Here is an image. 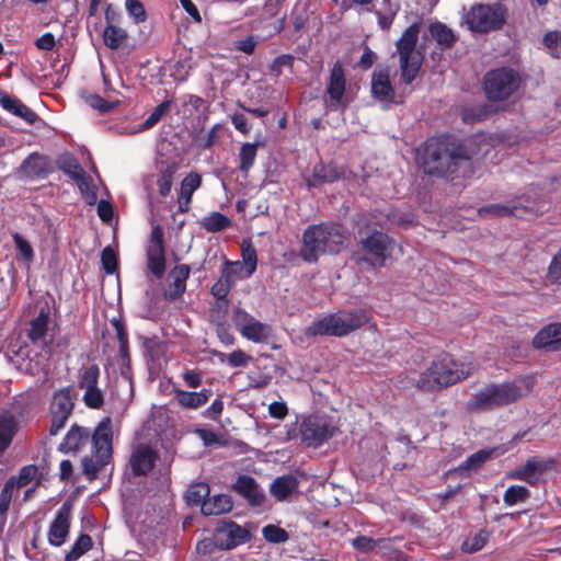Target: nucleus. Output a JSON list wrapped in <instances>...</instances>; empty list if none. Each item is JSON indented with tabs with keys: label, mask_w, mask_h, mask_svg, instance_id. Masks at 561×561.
I'll list each match as a JSON object with an SVG mask.
<instances>
[{
	"label": "nucleus",
	"mask_w": 561,
	"mask_h": 561,
	"mask_svg": "<svg viewBox=\"0 0 561 561\" xmlns=\"http://www.w3.org/2000/svg\"><path fill=\"white\" fill-rule=\"evenodd\" d=\"M480 140L481 137L468 138L462 142L446 136L431 138L417 150L416 159L425 173L454 175L478 154L476 147Z\"/></svg>",
	"instance_id": "f257e3e1"
},
{
	"label": "nucleus",
	"mask_w": 561,
	"mask_h": 561,
	"mask_svg": "<svg viewBox=\"0 0 561 561\" xmlns=\"http://www.w3.org/2000/svg\"><path fill=\"white\" fill-rule=\"evenodd\" d=\"M473 369L471 362L456 360L449 354H444L421 374L416 385L426 391L439 390L466 379Z\"/></svg>",
	"instance_id": "f03ea898"
},
{
	"label": "nucleus",
	"mask_w": 561,
	"mask_h": 561,
	"mask_svg": "<svg viewBox=\"0 0 561 561\" xmlns=\"http://www.w3.org/2000/svg\"><path fill=\"white\" fill-rule=\"evenodd\" d=\"M345 236L340 226L331 224L308 227L302 236L300 256L309 263L318 261L324 253H337L343 248Z\"/></svg>",
	"instance_id": "7ed1b4c3"
},
{
	"label": "nucleus",
	"mask_w": 561,
	"mask_h": 561,
	"mask_svg": "<svg viewBox=\"0 0 561 561\" xmlns=\"http://www.w3.org/2000/svg\"><path fill=\"white\" fill-rule=\"evenodd\" d=\"M369 319V313L364 309L339 310L313 321L306 329V334L345 336L360 329Z\"/></svg>",
	"instance_id": "20e7f679"
},
{
	"label": "nucleus",
	"mask_w": 561,
	"mask_h": 561,
	"mask_svg": "<svg viewBox=\"0 0 561 561\" xmlns=\"http://www.w3.org/2000/svg\"><path fill=\"white\" fill-rule=\"evenodd\" d=\"M91 456L82 459L84 474L93 480L110 463L113 454V428L110 417L103 419L95 427L92 437Z\"/></svg>",
	"instance_id": "39448f33"
},
{
	"label": "nucleus",
	"mask_w": 561,
	"mask_h": 561,
	"mask_svg": "<svg viewBox=\"0 0 561 561\" xmlns=\"http://www.w3.org/2000/svg\"><path fill=\"white\" fill-rule=\"evenodd\" d=\"M420 33V24H411L396 43L399 55L401 79L405 84L412 83L416 78L421 65L422 56L415 50Z\"/></svg>",
	"instance_id": "423d86ee"
},
{
	"label": "nucleus",
	"mask_w": 561,
	"mask_h": 561,
	"mask_svg": "<svg viewBox=\"0 0 561 561\" xmlns=\"http://www.w3.org/2000/svg\"><path fill=\"white\" fill-rule=\"evenodd\" d=\"M462 22L476 34H485L502 27L505 10L501 4L476 3L463 15Z\"/></svg>",
	"instance_id": "0eeeda50"
},
{
	"label": "nucleus",
	"mask_w": 561,
	"mask_h": 561,
	"mask_svg": "<svg viewBox=\"0 0 561 561\" xmlns=\"http://www.w3.org/2000/svg\"><path fill=\"white\" fill-rule=\"evenodd\" d=\"M520 83L518 71L507 67L497 68L485 75L484 91L490 100H505L519 89Z\"/></svg>",
	"instance_id": "6e6552de"
},
{
	"label": "nucleus",
	"mask_w": 561,
	"mask_h": 561,
	"mask_svg": "<svg viewBox=\"0 0 561 561\" xmlns=\"http://www.w3.org/2000/svg\"><path fill=\"white\" fill-rule=\"evenodd\" d=\"M545 203L537 196H519L515 201L506 204H492L479 209V215L482 217H524L526 215H534L542 211Z\"/></svg>",
	"instance_id": "1a4fd4ad"
},
{
	"label": "nucleus",
	"mask_w": 561,
	"mask_h": 561,
	"mask_svg": "<svg viewBox=\"0 0 561 561\" xmlns=\"http://www.w3.org/2000/svg\"><path fill=\"white\" fill-rule=\"evenodd\" d=\"M336 427L330 420L324 416L309 415L304 419L300 425V434L302 442L309 446L317 448L331 438Z\"/></svg>",
	"instance_id": "9d476101"
},
{
	"label": "nucleus",
	"mask_w": 561,
	"mask_h": 561,
	"mask_svg": "<svg viewBox=\"0 0 561 561\" xmlns=\"http://www.w3.org/2000/svg\"><path fill=\"white\" fill-rule=\"evenodd\" d=\"M556 469L557 461L554 459L531 457L523 466L507 472L506 477L536 485L543 474Z\"/></svg>",
	"instance_id": "9b49d317"
},
{
	"label": "nucleus",
	"mask_w": 561,
	"mask_h": 561,
	"mask_svg": "<svg viewBox=\"0 0 561 561\" xmlns=\"http://www.w3.org/2000/svg\"><path fill=\"white\" fill-rule=\"evenodd\" d=\"M99 377L100 369L96 365L81 368L78 376V387L84 391L82 400L91 409H100L104 403V394L98 386Z\"/></svg>",
	"instance_id": "f8f14e48"
},
{
	"label": "nucleus",
	"mask_w": 561,
	"mask_h": 561,
	"mask_svg": "<svg viewBox=\"0 0 561 561\" xmlns=\"http://www.w3.org/2000/svg\"><path fill=\"white\" fill-rule=\"evenodd\" d=\"M234 323L241 335L254 343H265L273 335L271 325L260 322L247 311L237 309L234 311Z\"/></svg>",
	"instance_id": "ddd939ff"
},
{
	"label": "nucleus",
	"mask_w": 561,
	"mask_h": 561,
	"mask_svg": "<svg viewBox=\"0 0 561 561\" xmlns=\"http://www.w3.org/2000/svg\"><path fill=\"white\" fill-rule=\"evenodd\" d=\"M489 385L497 409L518 401L530 391V383L526 379Z\"/></svg>",
	"instance_id": "4468645a"
},
{
	"label": "nucleus",
	"mask_w": 561,
	"mask_h": 561,
	"mask_svg": "<svg viewBox=\"0 0 561 561\" xmlns=\"http://www.w3.org/2000/svg\"><path fill=\"white\" fill-rule=\"evenodd\" d=\"M147 266L158 278H161L165 272L163 233L159 227H154L151 231L147 247Z\"/></svg>",
	"instance_id": "2eb2a0df"
},
{
	"label": "nucleus",
	"mask_w": 561,
	"mask_h": 561,
	"mask_svg": "<svg viewBox=\"0 0 561 561\" xmlns=\"http://www.w3.org/2000/svg\"><path fill=\"white\" fill-rule=\"evenodd\" d=\"M362 249L370 254L379 266H383L391 256L393 240L386 233L374 232L360 242Z\"/></svg>",
	"instance_id": "dca6fc26"
},
{
	"label": "nucleus",
	"mask_w": 561,
	"mask_h": 561,
	"mask_svg": "<svg viewBox=\"0 0 561 561\" xmlns=\"http://www.w3.org/2000/svg\"><path fill=\"white\" fill-rule=\"evenodd\" d=\"M158 459V453L148 444H137L134 446L129 466L136 476L147 474L150 472Z\"/></svg>",
	"instance_id": "f3484780"
},
{
	"label": "nucleus",
	"mask_w": 561,
	"mask_h": 561,
	"mask_svg": "<svg viewBox=\"0 0 561 561\" xmlns=\"http://www.w3.org/2000/svg\"><path fill=\"white\" fill-rule=\"evenodd\" d=\"M71 510L64 504L56 513L48 529V541L51 546L60 547L67 539L70 529Z\"/></svg>",
	"instance_id": "a211bd4d"
},
{
	"label": "nucleus",
	"mask_w": 561,
	"mask_h": 561,
	"mask_svg": "<svg viewBox=\"0 0 561 561\" xmlns=\"http://www.w3.org/2000/svg\"><path fill=\"white\" fill-rule=\"evenodd\" d=\"M373 95L388 107L393 103L394 90L387 70H376L371 78Z\"/></svg>",
	"instance_id": "6ab92c4d"
},
{
	"label": "nucleus",
	"mask_w": 561,
	"mask_h": 561,
	"mask_svg": "<svg viewBox=\"0 0 561 561\" xmlns=\"http://www.w3.org/2000/svg\"><path fill=\"white\" fill-rule=\"evenodd\" d=\"M191 267L187 264H180L172 268L170 277L172 283L164 290V298L173 301L183 296L186 290V280L190 276Z\"/></svg>",
	"instance_id": "aec40b11"
},
{
	"label": "nucleus",
	"mask_w": 561,
	"mask_h": 561,
	"mask_svg": "<svg viewBox=\"0 0 561 561\" xmlns=\"http://www.w3.org/2000/svg\"><path fill=\"white\" fill-rule=\"evenodd\" d=\"M236 491L241 494L251 506H261L265 495L255 480L249 476H240L234 484Z\"/></svg>",
	"instance_id": "412c9836"
},
{
	"label": "nucleus",
	"mask_w": 561,
	"mask_h": 561,
	"mask_svg": "<svg viewBox=\"0 0 561 561\" xmlns=\"http://www.w3.org/2000/svg\"><path fill=\"white\" fill-rule=\"evenodd\" d=\"M536 348L561 350V323H551L542 328L534 337Z\"/></svg>",
	"instance_id": "4be33fe9"
},
{
	"label": "nucleus",
	"mask_w": 561,
	"mask_h": 561,
	"mask_svg": "<svg viewBox=\"0 0 561 561\" xmlns=\"http://www.w3.org/2000/svg\"><path fill=\"white\" fill-rule=\"evenodd\" d=\"M202 185V175L196 172L188 173L181 182L178 195L179 209L185 213L190 209L192 197L195 191Z\"/></svg>",
	"instance_id": "5701e85b"
},
{
	"label": "nucleus",
	"mask_w": 561,
	"mask_h": 561,
	"mask_svg": "<svg viewBox=\"0 0 561 561\" xmlns=\"http://www.w3.org/2000/svg\"><path fill=\"white\" fill-rule=\"evenodd\" d=\"M342 171L333 163H317L312 169V174L306 182L309 187L318 186L323 183H332L340 179Z\"/></svg>",
	"instance_id": "b1692460"
},
{
	"label": "nucleus",
	"mask_w": 561,
	"mask_h": 561,
	"mask_svg": "<svg viewBox=\"0 0 561 561\" xmlns=\"http://www.w3.org/2000/svg\"><path fill=\"white\" fill-rule=\"evenodd\" d=\"M49 309L48 307H43L41 308L37 317H35L30 323V329L27 331L28 339L33 343H41L46 345V335L49 330Z\"/></svg>",
	"instance_id": "393cba45"
},
{
	"label": "nucleus",
	"mask_w": 561,
	"mask_h": 561,
	"mask_svg": "<svg viewBox=\"0 0 561 561\" xmlns=\"http://www.w3.org/2000/svg\"><path fill=\"white\" fill-rule=\"evenodd\" d=\"M345 84L343 67L340 62H336L331 69L330 81L327 89L330 95L331 106L341 104L345 92Z\"/></svg>",
	"instance_id": "a878e982"
},
{
	"label": "nucleus",
	"mask_w": 561,
	"mask_h": 561,
	"mask_svg": "<svg viewBox=\"0 0 561 561\" xmlns=\"http://www.w3.org/2000/svg\"><path fill=\"white\" fill-rule=\"evenodd\" d=\"M0 105L7 112L22 118L28 124H33L37 119V115L15 96L0 93Z\"/></svg>",
	"instance_id": "bb28decb"
},
{
	"label": "nucleus",
	"mask_w": 561,
	"mask_h": 561,
	"mask_svg": "<svg viewBox=\"0 0 561 561\" xmlns=\"http://www.w3.org/2000/svg\"><path fill=\"white\" fill-rule=\"evenodd\" d=\"M174 394L178 403L181 407L195 410L206 404L211 396V390L202 389L201 391L195 392L175 389Z\"/></svg>",
	"instance_id": "cd10ccee"
},
{
	"label": "nucleus",
	"mask_w": 561,
	"mask_h": 561,
	"mask_svg": "<svg viewBox=\"0 0 561 561\" xmlns=\"http://www.w3.org/2000/svg\"><path fill=\"white\" fill-rule=\"evenodd\" d=\"M495 409L497 408L490 385L477 391L467 402V410L469 412H486Z\"/></svg>",
	"instance_id": "c85d7f7f"
},
{
	"label": "nucleus",
	"mask_w": 561,
	"mask_h": 561,
	"mask_svg": "<svg viewBox=\"0 0 561 561\" xmlns=\"http://www.w3.org/2000/svg\"><path fill=\"white\" fill-rule=\"evenodd\" d=\"M233 502L227 494L209 496L202 503V513L206 516L221 515L232 510Z\"/></svg>",
	"instance_id": "c756f323"
},
{
	"label": "nucleus",
	"mask_w": 561,
	"mask_h": 561,
	"mask_svg": "<svg viewBox=\"0 0 561 561\" xmlns=\"http://www.w3.org/2000/svg\"><path fill=\"white\" fill-rule=\"evenodd\" d=\"M219 533L226 537V549H232L249 541L251 538L249 530L232 522L226 524Z\"/></svg>",
	"instance_id": "7c9ffc66"
},
{
	"label": "nucleus",
	"mask_w": 561,
	"mask_h": 561,
	"mask_svg": "<svg viewBox=\"0 0 561 561\" xmlns=\"http://www.w3.org/2000/svg\"><path fill=\"white\" fill-rule=\"evenodd\" d=\"M89 438L90 432L87 428L73 425L60 444V449L66 453L77 451L88 443Z\"/></svg>",
	"instance_id": "2f4dec72"
},
{
	"label": "nucleus",
	"mask_w": 561,
	"mask_h": 561,
	"mask_svg": "<svg viewBox=\"0 0 561 561\" xmlns=\"http://www.w3.org/2000/svg\"><path fill=\"white\" fill-rule=\"evenodd\" d=\"M157 168L159 171L157 180L158 190L160 195L165 197L171 192L178 167L175 163L160 162L157 164Z\"/></svg>",
	"instance_id": "473e14b6"
},
{
	"label": "nucleus",
	"mask_w": 561,
	"mask_h": 561,
	"mask_svg": "<svg viewBox=\"0 0 561 561\" xmlns=\"http://www.w3.org/2000/svg\"><path fill=\"white\" fill-rule=\"evenodd\" d=\"M298 488V480L293 476H282L274 480L271 493L279 501L287 500Z\"/></svg>",
	"instance_id": "72a5a7b5"
},
{
	"label": "nucleus",
	"mask_w": 561,
	"mask_h": 561,
	"mask_svg": "<svg viewBox=\"0 0 561 561\" xmlns=\"http://www.w3.org/2000/svg\"><path fill=\"white\" fill-rule=\"evenodd\" d=\"M73 409V402L71 398V389L62 388L55 392L50 405V413H61L70 415Z\"/></svg>",
	"instance_id": "f704fd0d"
},
{
	"label": "nucleus",
	"mask_w": 561,
	"mask_h": 561,
	"mask_svg": "<svg viewBox=\"0 0 561 561\" xmlns=\"http://www.w3.org/2000/svg\"><path fill=\"white\" fill-rule=\"evenodd\" d=\"M16 432V423L11 415H0V455L9 447Z\"/></svg>",
	"instance_id": "c9c22d12"
},
{
	"label": "nucleus",
	"mask_w": 561,
	"mask_h": 561,
	"mask_svg": "<svg viewBox=\"0 0 561 561\" xmlns=\"http://www.w3.org/2000/svg\"><path fill=\"white\" fill-rule=\"evenodd\" d=\"M126 38V31L113 24H107L103 32L104 44L111 49H118Z\"/></svg>",
	"instance_id": "e433bc0d"
},
{
	"label": "nucleus",
	"mask_w": 561,
	"mask_h": 561,
	"mask_svg": "<svg viewBox=\"0 0 561 561\" xmlns=\"http://www.w3.org/2000/svg\"><path fill=\"white\" fill-rule=\"evenodd\" d=\"M201 224L209 232H219L230 227L231 220L226 215L214 211L204 217Z\"/></svg>",
	"instance_id": "4c0bfd02"
},
{
	"label": "nucleus",
	"mask_w": 561,
	"mask_h": 561,
	"mask_svg": "<svg viewBox=\"0 0 561 561\" xmlns=\"http://www.w3.org/2000/svg\"><path fill=\"white\" fill-rule=\"evenodd\" d=\"M494 449H481L471 456H469L465 462H462L459 467V471L465 470H478L481 468L489 459L492 458Z\"/></svg>",
	"instance_id": "58836bf2"
},
{
	"label": "nucleus",
	"mask_w": 561,
	"mask_h": 561,
	"mask_svg": "<svg viewBox=\"0 0 561 561\" xmlns=\"http://www.w3.org/2000/svg\"><path fill=\"white\" fill-rule=\"evenodd\" d=\"M92 539L89 535H80L71 546V549L66 553L65 561L79 560L87 551L92 548Z\"/></svg>",
	"instance_id": "ea45409f"
},
{
	"label": "nucleus",
	"mask_w": 561,
	"mask_h": 561,
	"mask_svg": "<svg viewBox=\"0 0 561 561\" xmlns=\"http://www.w3.org/2000/svg\"><path fill=\"white\" fill-rule=\"evenodd\" d=\"M530 497V492L523 485H511L506 489L503 495V501L506 506H514L525 503Z\"/></svg>",
	"instance_id": "a19ab883"
},
{
	"label": "nucleus",
	"mask_w": 561,
	"mask_h": 561,
	"mask_svg": "<svg viewBox=\"0 0 561 561\" xmlns=\"http://www.w3.org/2000/svg\"><path fill=\"white\" fill-rule=\"evenodd\" d=\"M430 34L439 45L445 47H450L455 42L453 31L440 22L431 24Z\"/></svg>",
	"instance_id": "79ce46f5"
},
{
	"label": "nucleus",
	"mask_w": 561,
	"mask_h": 561,
	"mask_svg": "<svg viewBox=\"0 0 561 561\" xmlns=\"http://www.w3.org/2000/svg\"><path fill=\"white\" fill-rule=\"evenodd\" d=\"M257 152V145L245 142L242 145L239 157H240V170L248 174L252 165L254 164L255 157Z\"/></svg>",
	"instance_id": "37998d69"
},
{
	"label": "nucleus",
	"mask_w": 561,
	"mask_h": 561,
	"mask_svg": "<svg viewBox=\"0 0 561 561\" xmlns=\"http://www.w3.org/2000/svg\"><path fill=\"white\" fill-rule=\"evenodd\" d=\"M12 238L19 253V259L23 260L26 266L30 267L34 260V251L31 243L18 232L13 233Z\"/></svg>",
	"instance_id": "c03bdc74"
},
{
	"label": "nucleus",
	"mask_w": 561,
	"mask_h": 561,
	"mask_svg": "<svg viewBox=\"0 0 561 561\" xmlns=\"http://www.w3.org/2000/svg\"><path fill=\"white\" fill-rule=\"evenodd\" d=\"M81 192V195L88 205H94L98 201V195L92 180L84 172L82 176L75 181Z\"/></svg>",
	"instance_id": "a18cd8bd"
},
{
	"label": "nucleus",
	"mask_w": 561,
	"mask_h": 561,
	"mask_svg": "<svg viewBox=\"0 0 561 561\" xmlns=\"http://www.w3.org/2000/svg\"><path fill=\"white\" fill-rule=\"evenodd\" d=\"M209 495V486L206 483H196L191 485L186 493L185 499L188 504L193 505H202V503L208 497Z\"/></svg>",
	"instance_id": "49530a36"
},
{
	"label": "nucleus",
	"mask_w": 561,
	"mask_h": 561,
	"mask_svg": "<svg viewBox=\"0 0 561 561\" xmlns=\"http://www.w3.org/2000/svg\"><path fill=\"white\" fill-rule=\"evenodd\" d=\"M171 103V100H165L159 104L142 123L140 130L152 128L170 111Z\"/></svg>",
	"instance_id": "de8ad7c7"
},
{
	"label": "nucleus",
	"mask_w": 561,
	"mask_h": 561,
	"mask_svg": "<svg viewBox=\"0 0 561 561\" xmlns=\"http://www.w3.org/2000/svg\"><path fill=\"white\" fill-rule=\"evenodd\" d=\"M14 483V480L9 479L0 492V515L2 517H5L10 508L11 500L14 492H18L20 490Z\"/></svg>",
	"instance_id": "09e8293b"
},
{
	"label": "nucleus",
	"mask_w": 561,
	"mask_h": 561,
	"mask_svg": "<svg viewBox=\"0 0 561 561\" xmlns=\"http://www.w3.org/2000/svg\"><path fill=\"white\" fill-rule=\"evenodd\" d=\"M59 169L73 181L85 172L78 161L72 157H64L58 161Z\"/></svg>",
	"instance_id": "8fccbe9b"
},
{
	"label": "nucleus",
	"mask_w": 561,
	"mask_h": 561,
	"mask_svg": "<svg viewBox=\"0 0 561 561\" xmlns=\"http://www.w3.org/2000/svg\"><path fill=\"white\" fill-rule=\"evenodd\" d=\"M84 100L89 106L101 113H108L119 104V101L105 100L98 94H88Z\"/></svg>",
	"instance_id": "3c124183"
},
{
	"label": "nucleus",
	"mask_w": 561,
	"mask_h": 561,
	"mask_svg": "<svg viewBox=\"0 0 561 561\" xmlns=\"http://www.w3.org/2000/svg\"><path fill=\"white\" fill-rule=\"evenodd\" d=\"M37 474V467L35 465H27L21 468L18 476H12L10 480H14V484L21 489L30 484Z\"/></svg>",
	"instance_id": "603ef678"
},
{
	"label": "nucleus",
	"mask_w": 561,
	"mask_h": 561,
	"mask_svg": "<svg viewBox=\"0 0 561 561\" xmlns=\"http://www.w3.org/2000/svg\"><path fill=\"white\" fill-rule=\"evenodd\" d=\"M263 537L272 543H282L288 540V534L285 529L276 525H266L262 529Z\"/></svg>",
	"instance_id": "864d4df0"
},
{
	"label": "nucleus",
	"mask_w": 561,
	"mask_h": 561,
	"mask_svg": "<svg viewBox=\"0 0 561 561\" xmlns=\"http://www.w3.org/2000/svg\"><path fill=\"white\" fill-rule=\"evenodd\" d=\"M102 267L106 274H114L117 271L118 260L115 250L105 247L101 253Z\"/></svg>",
	"instance_id": "5fc2aeb1"
},
{
	"label": "nucleus",
	"mask_w": 561,
	"mask_h": 561,
	"mask_svg": "<svg viewBox=\"0 0 561 561\" xmlns=\"http://www.w3.org/2000/svg\"><path fill=\"white\" fill-rule=\"evenodd\" d=\"M242 260L245 265L244 277H249L255 272L257 263L256 250L251 244L242 247Z\"/></svg>",
	"instance_id": "6e6d98bb"
},
{
	"label": "nucleus",
	"mask_w": 561,
	"mask_h": 561,
	"mask_svg": "<svg viewBox=\"0 0 561 561\" xmlns=\"http://www.w3.org/2000/svg\"><path fill=\"white\" fill-rule=\"evenodd\" d=\"M242 270L243 266L239 261H226L220 277L224 278L225 280H228V283H230V285L233 286L236 284V280L239 278V275L242 272Z\"/></svg>",
	"instance_id": "4d7b16f0"
},
{
	"label": "nucleus",
	"mask_w": 561,
	"mask_h": 561,
	"mask_svg": "<svg viewBox=\"0 0 561 561\" xmlns=\"http://www.w3.org/2000/svg\"><path fill=\"white\" fill-rule=\"evenodd\" d=\"M547 278L552 284H561V247L548 266Z\"/></svg>",
	"instance_id": "13d9d810"
},
{
	"label": "nucleus",
	"mask_w": 561,
	"mask_h": 561,
	"mask_svg": "<svg viewBox=\"0 0 561 561\" xmlns=\"http://www.w3.org/2000/svg\"><path fill=\"white\" fill-rule=\"evenodd\" d=\"M398 11V5H389L386 13L376 12L379 27L383 31H388L391 27Z\"/></svg>",
	"instance_id": "bf43d9fd"
},
{
	"label": "nucleus",
	"mask_w": 561,
	"mask_h": 561,
	"mask_svg": "<svg viewBox=\"0 0 561 561\" xmlns=\"http://www.w3.org/2000/svg\"><path fill=\"white\" fill-rule=\"evenodd\" d=\"M488 541V535L484 531H480L465 541L463 547L466 551L476 552L481 550Z\"/></svg>",
	"instance_id": "052dcab7"
},
{
	"label": "nucleus",
	"mask_w": 561,
	"mask_h": 561,
	"mask_svg": "<svg viewBox=\"0 0 561 561\" xmlns=\"http://www.w3.org/2000/svg\"><path fill=\"white\" fill-rule=\"evenodd\" d=\"M126 9L129 15H131L137 23L145 21L146 12L142 3L138 0H126Z\"/></svg>",
	"instance_id": "680f3d73"
},
{
	"label": "nucleus",
	"mask_w": 561,
	"mask_h": 561,
	"mask_svg": "<svg viewBox=\"0 0 561 561\" xmlns=\"http://www.w3.org/2000/svg\"><path fill=\"white\" fill-rule=\"evenodd\" d=\"M251 360V357L247 355L242 350H236L227 356V363L231 367L245 366Z\"/></svg>",
	"instance_id": "e2e57ef3"
},
{
	"label": "nucleus",
	"mask_w": 561,
	"mask_h": 561,
	"mask_svg": "<svg viewBox=\"0 0 561 561\" xmlns=\"http://www.w3.org/2000/svg\"><path fill=\"white\" fill-rule=\"evenodd\" d=\"M232 286L228 280H225L224 278H219L213 286H211V294L217 299H225Z\"/></svg>",
	"instance_id": "0e129e2a"
},
{
	"label": "nucleus",
	"mask_w": 561,
	"mask_h": 561,
	"mask_svg": "<svg viewBox=\"0 0 561 561\" xmlns=\"http://www.w3.org/2000/svg\"><path fill=\"white\" fill-rule=\"evenodd\" d=\"M185 385L190 388H197L203 382V376L195 369H187L182 374Z\"/></svg>",
	"instance_id": "69168bd1"
},
{
	"label": "nucleus",
	"mask_w": 561,
	"mask_h": 561,
	"mask_svg": "<svg viewBox=\"0 0 561 561\" xmlns=\"http://www.w3.org/2000/svg\"><path fill=\"white\" fill-rule=\"evenodd\" d=\"M352 545L355 549L363 552H368L376 548V541L366 536L356 537L353 539Z\"/></svg>",
	"instance_id": "338daca9"
},
{
	"label": "nucleus",
	"mask_w": 561,
	"mask_h": 561,
	"mask_svg": "<svg viewBox=\"0 0 561 561\" xmlns=\"http://www.w3.org/2000/svg\"><path fill=\"white\" fill-rule=\"evenodd\" d=\"M56 45L55 36L51 33H45L35 42V46L41 50H53Z\"/></svg>",
	"instance_id": "774afa93"
}]
</instances>
